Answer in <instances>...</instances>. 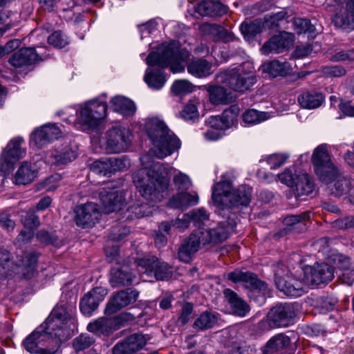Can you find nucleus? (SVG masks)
I'll list each match as a JSON object with an SVG mask.
<instances>
[{"mask_svg": "<svg viewBox=\"0 0 354 354\" xmlns=\"http://www.w3.org/2000/svg\"><path fill=\"white\" fill-rule=\"evenodd\" d=\"M74 214L76 225L82 228L93 227L101 217L97 205L93 203L77 205L74 209Z\"/></svg>", "mask_w": 354, "mask_h": 354, "instance_id": "nucleus-11", "label": "nucleus"}, {"mask_svg": "<svg viewBox=\"0 0 354 354\" xmlns=\"http://www.w3.org/2000/svg\"><path fill=\"white\" fill-rule=\"evenodd\" d=\"M270 114L256 109H248L242 115L243 120L248 124H256L262 122L270 118Z\"/></svg>", "mask_w": 354, "mask_h": 354, "instance_id": "nucleus-51", "label": "nucleus"}, {"mask_svg": "<svg viewBox=\"0 0 354 354\" xmlns=\"http://www.w3.org/2000/svg\"><path fill=\"white\" fill-rule=\"evenodd\" d=\"M193 88V84L188 80H178L174 82L171 90L175 95H179L192 92Z\"/></svg>", "mask_w": 354, "mask_h": 354, "instance_id": "nucleus-58", "label": "nucleus"}, {"mask_svg": "<svg viewBox=\"0 0 354 354\" xmlns=\"http://www.w3.org/2000/svg\"><path fill=\"white\" fill-rule=\"evenodd\" d=\"M227 279L235 283H242L245 288L261 293L264 296L269 292L266 283L261 281L257 274L251 272L236 270L229 272Z\"/></svg>", "mask_w": 354, "mask_h": 354, "instance_id": "nucleus-14", "label": "nucleus"}, {"mask_svg": "<svg viewBox=\"0 0 354 354\" xmlns=\"http://www.w3.org/2000/svg\"><path fill=\"white\" fill-rule=\"evenodd\" d=\"M151 213V208L148 204L144 203H136L130 205L127 209L126 219L133 220L149 216Z\"/></svg>", "mask_w": 354, "mask_h": 354, "instance_id": "nucleus-48", "label": "nucleus"}, {"mask_svg": "<svg viewBox=\"0 0 354 354\" xmlns=\"http://www.w3.org/2000/svg\"><path fill=\"white\" fill-rule=\"evenodd\" d=\"M335 26L343 29H354V0H346V5L334 17Z\"/></svg>", "mask_w": 354, "mask_h": 354, "instance_id": "nucleus-25", "label": "nucleus"}, {"mask_svg": "<svg viewBox=\"0 0 354 354\" xmlns=\"http://www.w3.org/2000/svg\"><path fill=\"white\" fill-rule=\"evenodd\" d=\"M21 222L25 227L29 228L37 227L40 224L39 217L33 209H29L21 215Z\"/></svg>", "mask_w": 354, "mask_h": 354, "instance_id": "nucleus-62", "label": "nucleus"}, {"mask_svg": "<svg viewBox=\"0 0 354 354\" xmlns=\"http://www.w3.org/2000/svg\"><path fill=\"white\" fill-rule=\"evenodd\" d=\"M198 201L196 194L187 192H179L174 195L168 202V206L175 209H184L190 205L197 204Z\"/></svg>", "mask_w": 354, "mask_h": 354, "instance_id": "nucleus-38", "label": "nucleus"}, {"mask_svg": "<svg viewBox=\"0 0 354 354\" xmlns=\"http://www.w3.org/2000/svg\"><path fill=\"white\" fill-rule=\"evenodd\" d=\"M290 68L288 62L273 60L265 66V71L273 77L286 75Z\"/></svg>", "mask_w": 354, "mask_h": 354, "instance_id": "nucleus-50", "label": "nucleus"}, {"mask_svg": "<svg viewBox=\"0 0 354 354\" xmlns=\"http://www.w3.org/2000/svg\"><path fill=\"white\" fill-rule=\"evenodd\" d=\"M293 25L295 30L298 34L308 32L313 36L315 30L314 26L306 19L297 18L294 20Z\"/></svg>", "mask_w": 354, "mask_h": 354, "instance_id": "nucleus-59", "label": "nucleus"}, {"mask_svg": "<svg viewBox=\"0 0 354 354\" xmlns=\"http://www.w3.org/2000/svg\"><path fill=\"white\" fill-rule=\"evenodd\" d=\"M48 42L55 48H62L68 44L69 41L68 37L64 33L57 30L48 36Z\"/></svg>", "mask_w": 354, "mask_h": 354, "instance_id": "nucleus-56", "label": "nucleus"}, {"mask_svg": "<svg viewBox=\"0 0 354 354\" xmlns=\"http://www.w3.org/2000/svg\"><path fill=\"white\" fill-rule=\"evenodd\" d=\"M94 342L95 339L93 336L87 333H82L73 339V346L76 352H79L88 348Z\"/></svg>", "mask_w": 354, "mask_h": 354, "instance_id": "nucleus-55", "label": "nucleus"}, {"mask_svg": "<svg viewBox=\"0 0 354 354\" xmlns=\"http://www.w3.org/2000/svg\"><path fill=\"white\" fill-rule=\"evenodd\" d=\"M299 174V171H295L293 172L292 169H286L283 172L279 174V180L286 184L287 186L290 187H294L297 183V176Z\"/></svg>", "mask_w": 354, "mask_h": 354, "instance_id": "nucleus-63", "label": "nucleus"}, {"mask_svg": "<svg viewBox=\"0 0 354 354\" xmlns=\"http://www.w3.org/2000/svg\"><path fill=\"white\" fill-rule=\"evenodd\" d=\"M209 99L213 104H228L236 100V97L221 86H209L207 88Z\"/></svg>", "mask_w": 354, "mask_h": 354, "instance_id": "nucleus-32", "label": "nucleus"}, {"mask_svg": "<svg viewBox=\"0 0 354 354\" xmlns=\"http://www.w3.org/2000/svg\"><path fill=\"white\" fill-rule=\"evenodd\" d=\"M71 319V314L63 306H57L53 309L50 316L46 321V326L48 330L62 332L63 326L61 324H66Z\"/></svg>", "mask_w": 354, "mask_h": 354, "instance_id": "nucleus-30", "label": "nucleus"}, {"mask_svg": "<svg viewBox=\"0 0 354 354\" xmlns=\"http://www.w3.org/2000/svg\"><path fill=\"white\" fill-rule=\"evenodd\" d=\"M196 12L204 17H220L227 12V8L220 1L202 0L196 8Z\"/></svg>", "mask_w": 354, "mask_h": 354, "instance_id": "nucleus-27", "label": "nucleus"}, {"mask_svg": "<svg viewBox=\"0 0 354 354\" xmlns=\"http://www.w3.org/2000/svg\"><path fill=\"white\" fill-rule=\"evenodd\" d=\"M147 133L154 145L151 151L158 158L162 159L179 149V139L168 129L165 123L157 118L149 119L145 125Z\"/></svg>", "mask_w": 354, "mask_h": 354, "instance_id": "nucleus-2", "label": "nucleus"}, {"mask_svg": "<svg viewBox=\"0 0 354 354\" xmlns=\"http://www.w3.org/2000/svg\"><path fill=\"white\" fill-rule=\"evenodd\" d=\"M212 64L205 59H191L187 65V72L198 78L206 77L212 73Z\"/></svg>", "mask_w": 354, "mask_h": 354, "instance_id": "nucleus-33", "label": "nucleus"}, {"mask_svg": "<svg viewBox=\"0 0 354 354\" xmlns=\"http://www.w3.org/2000/svg\"><path fill=\"white\" fill-rule=\"evenodd\" d=\"M304 279L307 286L320 285L331 281L334 277L333 268L327 263H317L303 269Z\"/></svg>", "mask_w": 354, "mask_h": 354, "instance_id": "nucleus-13", "label": "nucleus"}, {"mask_svg": "<svg viewBox=\"0 0 354 354\" xmlns=\"http://www.w3.org/2000/svg\"><path fill=\"white\" fill-rule=\"evenodd\" d=\"M86 328L97 335H109L118 328V322L115 319L100 317L90 322Z\"/></svg>", "mask_w": 354, "mask_h": 354, "instance_id": "nucleus-29", "label": "nucleus"}, {"mask_svg": "<svg viewBox=\"0 0 354 354\" xmlns=\"http://www.w3.org/2000/svg\"><path fill=\"white\" fill-rule=\"evenodd\" d=\"M42 348L46 349L41 350V354H55L60 346L63 333L59 330H48L46 326L44 330H42Z\"/></svg>", "mask_w": 354, "mask_h": 354, "instance_id": "nucleus-28", "label": "nucleus"}, {"mask_svg": "<svg viewBox=\"0 0 354 354\" xmlns=\"http://www.w3.org/2000/svg\"><path fill=\"white\" fill-rule=\"evenodd\" d=\"M223 295L234 315L244 317L250 310L249 305L232 290L225 289Z\"/></svg>", "mask_w": 354, "mask_h": 354, "instance_id": "nucleus-26", "label": "nucleus"}, {"mask_svg": "<svg viewBox=\"0 0 354 354\" xmlns=\"http://www.w3.org/2000/svg\"><path fill=\"white\" fill-rule=\"evenodd\" d=\"M325 100L324 95L316 91H306L297 97L301 107L306 109H315L322 106Z\"/></svg>", "mask_w": 354, "mask_h": 354, "instance_id": "nucleus-31", "label": "nucleus"}, {"mask_svg": "<svg viewBox=\"0 0 354 354\" xmlns=\"http://www.w3.org/2000/svg\"><path fill=\"white\" fill-rule=\"evenodd\" d=\"M76 156V151L70 146H65L62 149H55L50 156L53 159L52 162L57 165L68 164L75 160Z\"/></svg>", "mask_w": 354, "mask_h": 354, "instance_id": "nucleus-44", "label": "nucleus"}, {"mask_svg": "<svg viewBox=\"0 0 354 354\" xmlns=\"http://www.w3.org/2000/svg\"><path fill=\"white\" fill-rule=\"evenodd\" d=\"M24 140L18 137L11 140L1 155L0 167L3 172H8L14 163L26 155V148L22 147Z\"/></svg>", "mask_w": 354, "mask_h": 354, "instance_id": "nucleus-8", "label": "nucleus"}, {"mask_svg": "<svg viewBox=\"0 0 354 354\" xmlns=\"http://www.w3.org/2000/svg\"><path fill=\"white\" fill-rule=\"evenodd\" d=\"M201 236V231L197 229L182 241L177 254L179 261L186 263L192 261L194 255L205 245L206 239Z\"/></svg>", "mask_w": 354, "mask_h": 354, "instance_id": "nucleus-12", "label": "nucleus"}, {"mask_svg": "<svg viewBox=\"0 0 354 354\" xmlns=\"http://www.w3.org/2000/svg\"><path fill=\"white\" fill-rule=\"evenodd\" d=\"M235 226V222L227 221L226 223H221L217 227L210 230L200 227L198 230L201 231V236L206 239V245L210 243H217L224 241L234 232Z\"/></svg>", "mask_w": 354, "mask_h": 354, "instance_id": "nucleus-18", "label": "nucleus"}, {"mask_svg": "<svg viewBox=\"0 0 354 354\" xmlns=\"http://www.w3.org/2000/svg\"><path fill=\"white\" fill-rule=\"evenodd\" d=\"M290 344V338L283 334H277L270 338L261 348L263 354H270L283 350Z\"/></svg>", "mask_w": 354, "mask_h": 354, "instance_id": "nucleus-42", "label": "nucleus"}, {"mask_svg": "<svg viewBox=\"0 0 354 354\" xmlns=\"http://www.w3.org/2000/svg\"><path fill=\"white\" fill-rule=\"evenodd\" d=\"M44 48L39 47L37 51L34 48H23L19 49L10 58V64L19 68L25 66L35 64L48 57V55L44 54Z\"/></svg>", "mask_w": 354, "mask_h": 354, "instance_id": "nucleus-15", "label": "nucleus"}, {"mask_svg": "<svg viewBox=\"0 0 354 354\" xmlns=\"http://www.w3.org/2000/svg\"><path fill=\"white\" fill-rule=\"evenodd\" d=\"M107 109L106 102L89 100L80 106L77 113L78 124L84 131L96 129L105 119Z\"/></svg>", "mask_w": 354, "mask_h": 354, "instance_id": "nucleus-5", "label": "nucleus"}, {"mask_svg": "<svg viewBox=\"0 0 354 354\" xmlns=\"http://www.w3.org/2000/svg\"><path fill=\"white\" fill-rule=\"evenodd\" d=\"M310 218V212H304L300 214L290 215L284 218L283 224L292 229L303 230L306 228V221Z\"/></svg>", "mask_w": 354, "mask_h": 354, "instance_id": "nucleus-46", "label": "nucleus"}, {"mask_svg": "<svg viewBox=\"0 0 354 354\" xmlns=\"http://www.w3.org/2000/svg\"><path fill=\"white\" fill-rule=\"evenodd\" d=\"M294 187L297 196H308L313 193L315 184L312 178L306 172L299 171L297 183Z\"/></svg>", "mask_w": 354, "mask_h": 354, "instance_id": "nucleus-37", "label": "nucleus"}, {"mask_svg": "<svg viewBox=\"0 0 354 354\" xmlns=\"http://www.w3.org/2000/svg\"><path fill=\"white\" fill-rule=\"evenodd\" d=\"M131 133L122 127L110 129L106 133V149L111 153L125 151L131 144Z\"/></svg>", "mask_w": 354, "mask_h": 354, "instance_id": "nucleus-10", "label": "nucleus"}, {"mask_svg": "<svg viewBox=\"0 0 354 354\" xmlns=\"http://www.w3.org/2000/svg\"><path fill=\"white\" fill-rule=\"evenodd\" d=\"M38 255L34 251L24 252L17 259L15 263L18 267L22 268L26 277H30L34 271L37 263Z\"/></svg>", "mask_w": 354, "mask_h": 354, "instance_id": "nucleus-36", "label": "nucleus"}, {"mask_svg": "<svg viewBox=\"0 0 354 354\" xmlns=\"http://www.w3.org/2000/svg\"><path fill=\"white\" fill-rule=\"evenodd\" d=\"M110 164L109 158H103L94 161L91 165L90 169L95 174L110 176L113 174Z\"/></svg>", "mask_w": 354, "mask_h": 354, "instance_id": "nucleus-53", "label": "nucleus"}, {"mask_svg": "<svg viewBox=\"0 0 354 354\" xmlns=\"http://www.w3.org/2000/svg\"><path fill=\"white\" fill-rule=\"evenodd\" d=\"M232 185L227 181H223L216 183L212 189V200L214 203L218 206L224 207L227 206V203L230 198Z\"/></svg>", "mask_w": 354, "mask_h": 354, "instance_id": "nucleus-34", "label": "nucleus"}, {"mask_svg": "<svg viewBox=\"0 0 354 354\" xmlns=\"http://www.w3.org/2000/svg\"><path fill=\"white\" fill-rule=\"evenodd\" d=\"M99 194L104 209L106 213L119 211L124 204L123 196L113 189L103 188Z\"/></svg>", "mask_w": 354, "mask_h": 354, "instance_id": "nucleus-23", "label": "nucleus"}, {"mask_svg": "<svg viewBox=\"0 0 354 354\" xmlns=\"http://www.w3.org/2000/svg\"><path fill=\"white\" fill-rule=\"evenodd\" d=\"M130 233L129 227L117 225L111 227L109 238L111 241H119L124 239Z\"/></svg>", "mask_w": 354, "mask_h": 354, "instance_id": "nucleus-61", "label": "nucleus"}, {"mask_svg": "<svg viewBox=\"0 0 354 354\" xmlns=\"http://www.w3.org/2000/svg\"><path fill=\"white\" fill-rule=\"evenodd\" d=\"M296 316L295 309L292 304H281L273 307L268 313L270 323L275 327H286Z\"/></svg>", "mask_w": 354, "mask_h": 354, "instance_id": "nucleus-16", "label": "nucleus"}, {"mask_svg": "<svg viewBox=\"0 0 354 354\" xmlns=\"http://www.w3.org/2000/svg\"><path fill=\"white\" fill-rule=\"evenodd\" d=\"M264 24L265 21L263 22L261 19H255L250 24H242L241 30L245 37L248 38L253 37L257 34L261 32L263 28H266Z\"/></svg>", "mask_w": 354, "mask_h": 354, "instance_id": "nucleus-52", "label": "nucleus"}, {"mask_svg": "<svg viewBox=\"0 0 354 354\" xmlns=\"http://www.w3.org/2000/svg\"><path fill=\"white\" fill-rule=\"evenodd\" d=\"M220 28L221 26L218 24L203 23L200 26L199 30L204 35L210 37L214 41H216Z\"/></svg>", "mask_w": 354, "mask_h": 354, "instance_id": "nucleus-64", "label": "nucleus"}, {"mask_svg": "<svg viewBox=\"0 0 354 354\" xmlns=\"http://www.w3.org/2000/svg\"><path fill=\"white\" fill-rule=\"evenodd\" d=\"M136 263L138 267L141 269V272L148 275L153 274L157 280H167L172 275L171 266L155 256L138 259Z\"/></svg>", "mask_w": 354, "mask_h": 354, "instance_id": "nucleus-7", "label": "nucleus"}, {"mask_svg": "<svg viewBox=\"0 0 354 354\" xmlns=\"http://www.w3.org/2000/svg\"><path fill=\"white\" fill-rule=\"evenodd\" d=\"M251 187L247 185L239 186L235 191L230 194L227 206L223 210H234L240 206L248 205L251 199Z\"/></svg>", "mask_w": 354, "mask_h": 354, "instance_id": "nucleus-24", "label": "nucleus"}, {"mask_svg": "<svg viewBox=\"0 0 354 354\" xmlns=\"http://www.w3.org/2000/svg\"><path fill=\"white\" fill-rule=\"evenodd\" d=\"M294 39L293 34L284 31L277 35L272 36L265 42L261 50L264 55L281 53L288 50L293 44Z\"/></svg>", "mask_w": 354, "mask_h": 354, "instance_id": "nucleus-17", "label": "nucleus"}, {"mask_svg": "<svg viewBox=\"0 0 354 354\" xmlns=\"http://www.w3.org/2000/svg\"><path fill=\"white\" fill-rule=\"evenodd\" d=\"M139 296V292L135 289L127 288L118 292L107 304L106 312L113 314L122 308L134 303Z\"/></svg>", "mask_w": 354, "mask_h": 354, "instance_id": "nucleus-21", "label": "nucleus"}, {"mask_svg": "<svg viewBox=\"0 0 354 354\" xmlns=\"http://www.w3.org/2000/svg\"><path fill=\"white\" fill-rule=\"evenodd\" d=\"M312 161L317 176L323 182L329 183L338 177V169L332 162L325 145H319L314 150Z\"/></svg>", "mask_w": 354, "mask_h": 354, "instance_id": "nucleus-6", "label": "nucleus"}, {"mask_svg": "<svg viewBox=\"0 0 354 354\" xmlns=\"http://www.w3.org/2000/svg\"><path fill=\"white\" fill-rule=\"evenodd\" d=\"M135 278L129 265L117 263L110 270L109 283L112 287L125 286L131 285Z\"/></svg>", "mask_w": 354, "mask_h": 354, "instance_id": "nucleus-22", "label": "nucleus"}, {"mask_svg": "<svg viewBox=\"0 0 354 354\" xmlns=\"http://www.w3.org/2000/svg\"><path fill=\"white\" fill-rule=\"evenodd\" d=\"M107 290L103 287H95L86 293L81 299L80 308L81 312L90 316L97 308L99 304L104 299Z\"/></svg>", "mask_w": 354, "mask_h": 354, "instance_id": "nucleus-19", "label": "nucleus"}, {"mask_svg": "<svg viewBox=\"0 0 354 354\" xmlns=\"http://www.w3.org/2000/svg\"><path fill=\"white\" fill-rule=\"evenodd\" d=\"M113 174L127 169L130 166L129 160L124 156L109 158Z\"/></svg>", "mask_w": 354, "mask_h": 354, "instance_id": "nucleus-60", "label": "nucleus"}, {"mask_svg": "<svg viewBox=\"0 0 354 354\" xmlns=\"http://www.w3.org/2000/svg\"><path fill=\"white\" fill-rule=\"evenodd\" d=\"M37 176V170L28 162H23L15 175V182L17 185H27L33 181Z\"/></svg>", "mask_w": 354, "mask_h": 354, "instance_id": "nucleus-41", "label": "nucleus"}, {"mask_svg": "<svg viewBox=\"0 0 354 354\" xmlns=\"http://www.w3.org/2000/svg\"><path fill=\"white\" fill-rule=\"evenodd\" d=\"M353 187H354V180L345 176H339L335 182L333 194L340 197L350 194Z\"/></svg>", "mask_w": 354, "mask_h": 354, "instance_id": "nucleus-49", "label": "nucleus"}, {"mask_svg": "<svg viewBox=\"0 0 354 354\" xmlns=\"http://www.w3.org/2000/svg\"><path fill=\"white\" fill-rule=\"evenodd\" d=\"M334 263L336 267L339 270H343V273L342 274V277L344 282L347 283L348 284L354 282V264L352 266V268H350L351 266V261L350 259L347 257L343 256L342 254H337L334 257Z\"/></svg>", "mask_w": 354, "mask_h": 354, "instance_id": "nucleus-40", "label": "nucleus"}, {"mask_svg": "<svg viewBox=\"0 0 354 354\" xmlns=\"http://www.w3.org/2000/svg\"><path fill=\"white\" fill-rule=\"evenodd\" d=\"M133 179L141 196L147 201L160 202L168 194L169 178L161 163L154 164L148 170H138L133 174Z\"/></svg>", "mask_w": 354, "mask_h": 354, "instance_id": "nucleus-1", "label": "nucleus"}, {"mask_svg": "<svg viewBox=\"0 0 354 354\" xmlns=\"http://www.w3.org/2000/svg\"><path fill=\"white\" fill-rule=\"evenodd\" d=\"M200 104V100L198 98L189 100L180 112V117L186 121L195 122L199 118L198 107Z\"/></svg>", "mask_w": 354, "mask_h": 354, "instance_id": "nucleus-47", "label": "nucleus"}, {"mask_svg": "<svg viewBox=\"0 0 354 354\" xmlns=\"http://www.w3.org/2000/svg\"><path fill=\"white\" fill-rule=\"evenodd\" d=\"M149 339V335L135 333L115 344L113 348V354L133 353L142 348Z\"/></svg>", "mask_w": 354, "mask_h": 354, "instance_id": "nucleus-20", "label": "nucleus"}, {"mask_svg": "<svg viewBox=\"0 0 354 354\" xmlns=\"http://www.w3.org/2000/svg\"><path fill=\"white\" fill-rule=\"evenodd\" d=\"M274 281L279 290L290 297L302 295L308 286L304 277L301 279H297L288 274L281 275L279 270L275 271Z\"/></svg>", "mask_w": 354, "mask_h": 354, "instance_id": "nucleus-9", "label": "nucleus"}, {"mask_svg": "<svg viewBox=\"0 0 354 354\" xmlns=\"http://www.w3.org/2000/svg\"><path fill=\"white\" fill-rule=\"evenodd\" d=\"M190 53L180 48L178 41H173L162 44L157 51H153L147 57V63L150 66L158 65L162 68L169 66L173 73H180L185 70L183 63L189 57Z\"/></svg>", "mask_w": 354, "mask_h": 354, "instance_id": "nucleus-3", "label": "nucleus"}, {"mask_svg": "<svg viewBox=\"0 0 354 354\" xmlns=\"http://www.w3.org/2000/svg\"><path fill=\"white\" fill-rule=\"evenodd\" d=\"M218 313L206 310L195 319L193 327L200 330H206L214 327L218 324Z\"/></svg>", "mask_w": 354, "mask_h": 354, "instance_id": "nucleus-35", "label": "nucleus"}, {"mask_svg": "<svg viewBox=\"0 0 354 354\" xmlns=\"http://www.w3.org/2000/svg\"><path fill=\"white\" fill-rule=\"evenodd\" d=\"M252 69L250 63H243L237 68L221 72L217 75V79L233 91L242 93L249 89L257 82Z\"/></svg>", "mask_w": 354, "mask_h": 354, "instance_id": "nucleus-4", "label": "nucleus"}, {"mask_svg": "<svg viewBox=\"0 0 354 354\" xmlns=\"http://www.w3.org/2000/svg\"><path fill=\"white\" fill-rule=\"evenodd\" d=\"M43 333L42 330L37 328L30 334L23 342L24 348L31 353L41 354L43 346Z\"/></svg>", "mask_w": 354, "mask_h": 354, "instance_id": "nucleus-43", "label": "nucleus"}, {"mask_svg": "<svg viewBox=\"0 0 354 354\" xmlns=\"http://www.w3.org/2000/svg\"><path fill=\"white\" fill-rule=\"evenodd\" d=\"M287 17V13L280 11L275 14L268 15L265 19V26L268 28H279Z\"/></svg>", "mask_w": 354, "mask_h": 354, "instance_id": "nucleus-57", "label": "nucleus"}, {"mask_svg": "<svg viewBox=\"0 0 354 354\" xmlns=\"http://www.w3.org/2000/svg\"><path fill=\"white\" fill-rule=\"evenodd\" d=\"M111 109L114 112L120 113L124 115H131L136 112V106L131 100L118 96L112 98L110 101Z\"/></svg>", "mask_w": 354, "mask_h": 354, "instance_id": "nucleus-39", "label": "nucleus"}, {"mask_svg": "<svg viewBox=\"0 0 354 354\" xmlns=\"http://www.w3.org/2000/svg\"><path fill=\"white\" fill-rule=\"evenodd\" d=\"M239 112L240 108L238 104H232L223 112L221 117L228 129L236 123Z\"/></svg>", "mask_w": 354, "mask_h": 354, "instance_id": "nucleus-54", "label": "nucleus"}, {"mask_svg": "<svg viewBox=\"0 0 354 354\" xmlns=\"http://www.w3.org/2000/svg\"><path fill=\"white\" fill-rule=\"evenodd\" d=\"M144 80L150 88L160 89L165 84L166 77L163 71L160 69L147 68Z\"/></svg>", "mask_w": 354, "mask_h": 354, "instance_id": "nucleus-45", "label": "nucleus"}]
</instances>
